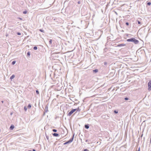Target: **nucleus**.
Segmentation results:
<instances>
[{
	"label": "nucleus",
	"instance_id": "33",
	"mask_svg": "<svg viewBox=\"0 0 151 151\" xmlns=\"http://www.w3.org/2000/svg\"><path fill=\"white\" fill-rule=\"evenodd\" d=\"M8 35H8V34H6V37H7V36H8Z\"/></svg>",
	"mask_w": 151,
	"mask_h": 151
},
{
	"label": "nucleus",
	"instance_id": "37",
	"mask_svg": "<svg viewBox=\"0 0 151 151\" xmlns=\"http://www.w3.org/2000/svg\"><path fill=\"white\" fill-rule=\"evenodd\" d=\"M88 140H85V142H88Z\"/></svg>",
	"mask_w": 151,
	"mask_h": 151
},
{
	"label": "nucleus",
	"instance_id": "20",
	"mask_svg": "<svg viewBox=\"0 0 151 151\" xmlns=\"http://www.w3.org/2000/svg\"><path fill=\"white\" fill-rule=\"evenodd\" d=\"M46 137V138L47 140H49V137L46 134H45Z\"/></svg>",
	"mask_w": 151,
	"mask_h": 151
},
{
	"label": "nucleus",
	"instance_id": "16",
	"mask_svg": "<svg viewBox=\"0 0 151 151\" xmlns=\"http://www.w3.org/2000/svg\"><path fill=\"white\" fill-rule=\"evenodd\" d=\"M39 31H40V32H44V31L42 29H39Z\"/></svg>",
	"mask_w": 151,
	"mask_h": 151
},
{
	"label": "nucleus",
	"instance_id": "30",
	"mask_svg": "<svg viewBox=\"0 0 151 151\" xmlns=\"http://www.w3.org/2000/svg\"><path fill=\"white\" fill-rule=\"evenodd\" d=\"M126 24L127 25V26H128L129 25V23L128 22H127L126 23Z\"/></svg>",
	"mask_w": 151,
	"mask_h": 151
},
{
	"label": "nucleus",
	"instance_id": "24",
	"mask_svg": "<svg viewBox=\"0 0 151 151\" xmlns=\"http://www.w3.org/2000/svg\"><path fill=\"white\" fill-rule=\"evenodd\" d=\"M147 4L148 5L150 6L151 4V3L150 2H148L147 3Z\"/></svg>",
	"mask_w": 151,
	"mask_h": 151
},
{
	"label": "nucleus",
	"instance_id": "5",
	"mask_svg": "<svg viewBox=\"0 0 151 151\" xmlns=\"http://www.w3.org/2000/svg\"><path fill=\"white\" fill-rule=\"evenodd\" d=\"M126 46V44L124 43L120 44H118L116 47H122V46Z\"/></svg>",
	"mask_w": 151,
	"mask_h": 151
},
{
	"label": "nucleus",
	"instance_id": "13",
	"mask_svg": "<svg viewBox=\"0 0 151 151\" xmlns=\"http://www.w3.org/2000/svg\"><path fill=\"white\" fill-rule=\"evenodd\" d=\"M31 105L30 104H28L27 107L28 109H30L31 107Z\"/></svg>",
	"mask_w": 151,
	"mask_h": 151
},
{
	"label": "nucleus",
	"instance_id": "21",
	"mask_svg": "<svg viewBox=\"0 0 151 151\" xmlns=\"http://www.w3.org/2000/svg\"><path fill=\"white\" fill-rule=\"evenodd\" d=\"M27 12L26 11H25L23 12V13L24 14H26Z\"/></svg>",
	"mask_w": 151,
	"mask_h": 151
},
{
	"label": "nucleus",
	"instance_id": "19",
	"mask_svg": "<svg viewBox=\"0 0 151 151\" xmlns=\"http://www.w3.org/2000/svg\"><path fill=\"white\" fill-rule=\"evenodd\" d=\"M49 44L50 45H51L52 44V40H50L49 41Z\"/></svg>",
	"mask_w": 151,
	"mask_h": 151
},
{
	"label": "nucleus",
	"instance_id": "14",
	"mask_svg": "<svg viewBox=\"0 0 151 151\" xmlns=\"http://www.w3.org/2000/svg\"><path fill=\"white\" fill-rule=\"evenodd\" d=\"M137 23H138V24H141V22L139 21L138 20H137V21H136V23H137Z\"/></svg>",
	"mask_w": 151,
	"mask_h": 151
},
{
	"label": "nucleus",
	"instance_id": "1",
	"mask_svg": "<svg viewBox=\"0 0 151 151\" xmlns=\"http://www.w3.org/2000/svg\"><path fill=\"white\" fill-rule=\"evenodd\" d=\"M127 41L128 42H132L135 44H138L139 43L138 40L135 39L134 38H132L130 39H128L127 40Z\"/></svg>",
	"mask_w": 151,
	"mask_h": 151
},
{
	"label": "nucleus",
	"instance_id": "26",
	"mask_svg": "<svg viewBox=\"0 0 151 151\" xmlns=\"http://www.w3.org/2000/svg\"><path fill=\"white\" fill-rule=\"evenodd\" d=\"M107 64V63L106 62H104V65H106Z\"/></svg>",
	"mask_w": 151,
	"mask_h": 151
},
{
	"label": "nucleus",
	"instance_id": "11",
	"mask_svg": "<svg viewBox=\"0 0 151 151\" xmlns=\"http://www.w3.org/2000/svg\"><path fill=\"white\" fill-rule=\"evenodd\" d=\"M98 71V70L97 69H95L93 70V72L95 73H96Z\"/></svg>",
	"mask_w": 151,
	"mask_h": 151
},
{
	"label": "nucleus",
	"instance_id": "40",
	"mask_svg": "<svg viewBox=\"0 0 151 151\" xmlns=\"http://www.w3.org/2000/svg\"><path fill=\"white\" fill-rule=\"evenodd\" d=\"M142 135H143V134H142V135L141 136V137H142Z\"/></svg>",
	"mask_w": 151,
	"mask_h": 151
},
{
	"label": "nucleus",
	"instance_id": "23",
	"mask_svg": "<svg viewBox=\"0 0 151 151\" xmlns=\"http://www.w3.org/2000/svg\"><path fill=\"white\" fill-rule=\"evenodd\" d=\"M52 131L54 132H56L57 131V130L56 129H53Z\"/></svg>",
	"mask_w": 151,
	"mask_h": 151
},
{
	"label": "nucleus",
	"instance_id": "29",
	"mask_svg": "<svg viewBox=\"0 0 151 151\" xmlns=\"http://www.w3.org/2000/svg\"><path fill=\"white\" fill-rule=\"evenodd\" d=\"M17 35H21V33L20 32H17Z\"/></svg>",
	"mask_w": 151,
	"mask_h": 151
},
{
	"label": "nucleus",
	"instance_id": "17",
	"mask_svg": "<svg viewBox=\"0 0 151 151\" xmlns=\"http://www.w3.org/2000/svg\"><path fill=\"white\" fill-rule=\"evenodd\" d=\"M24 109L25 111H26L27 110V108L26 106H25L24 107Z\"/></svg>",
	"mask_w": 151,
	"mask_h": 151
},
{
	"label": "nucleus",
	"instance_id": "3",
	"mask_svg": "<svg viewBox=\"0 0 151 151\" xmlns=\"http://www.w3.org/2000/svg\"><path fill=\"white\" fill-rule=\"evenodd\" d=\"M148 90L149 91H151V80H150L148 83Z\"/></svg>",
	"mask_w": 151,
	"mask_h": 151
},
{
	"label": "nucleus",
	"instance_id": "25",
	"mask_svg": "<svg viewBox=\"0 0 151 151\" xmlns=\"http://www.w3.org/2000/svg\"><path fill=\"white\" fill-rule=\"evenodd\" d=\"M15 63H16L15 61H13L12 63V65H14L15 64Z\"/></svg>",
	"mask_w": 151,
	"mask_h": 151
},
{
	"label": "nucleus",
	"instance_id": "9",
	"mask_svg": "<svg viewBox=\"0 0 151 151\" xmlns=\"http://www.w3.org/2000/svg\"><path fill=\"white\" fill-rule=\"evenodd\" d=\"M85 128L87 129H88L89 128V126L88 124H86L85 125Z\"/></svg>",
	"mask_w": 151,
	"mask_h": 151
},
{
	"label": "nucleus",
	"instance_id": "28",
	"mask_svg": "<svg viewBox=\"0 0 151 151\" xmlns=\"http://www.w3.org/2000/svg\"><path fill=\"white\" fill-rule=\"evenodd\" d=\"M128 99H129L127 97H125V98H124V99L125 100H128Z\"/></svg>",
	"mask_w": 151,
	"mask_h": 151
},
{
	"label": "nucleus",
	"instance_id": "4",
	"mask_svg": "<svg viewBox=\"0 0 151 151\" xmlns=\"http://www.w3.org/2000/svg\"><path fill=\"white\" fill-rule=\"evenodd\" d=\"M76 111V109H72L68 114V116H70L72 114Z\"/></svg>",
	"mask_w": 151,
	"mask_h": 151
},
{
	"label": "nucleus",
	"instance_id": "8",
	"mask_svg": "<svg viewBox=\"0 0 151 151\" xmlns=\"http://www.w3.org/2000/svg\"><path fill=\"white\" fill-rule=\"evenodd\" d=\"M14 128V126L13 125H12L10 127V129L11 130H13Z\"/></svg>",
	"mask_w": 151,
	"mask_h": 151
},
{
	"label": "nucleus",
	"instance_id": "7",
	"mask_svg": "<svg viewBox=\"0 0 151 151\" xmlns=\"http://www.w3.org/2000/svg\"><path fill=\"white\" fill-rule=\"evenodd\" d=\"M45 111L46 112H47L48 111V106L47 105L45 107Z\"/></svg>",
	"mask_w": 151,
	"mask_h": 151
},
{
	"label": "nucleus",
	"instance_id": "38",
	"mask_svg": "<svg viewBox=\"0 0 151 151\" xmlns=\"http://www.w3.org/2000/svg\"><path fill=\"white\" fill-rule=\"evenodd\" d=\"M1 103H3V102H4V101H1Z\"/></svg>",
	"mask_w": 151,
	"mask_h": 151
},
{
	"label": "nucleus",
	"instance_id": "34",
	"mask_svg": "<svg viewBox=\"0 0 151 151\" xmlns=\"http://www.w3.org/2000/svg\"><path fill=\"white\" fill-rule=\"evenodd\" d=\"M138 151H140V147H139V148L138 150Z\"/></svg>",
	"mask_w": 151,
	"mask_h": 151
},
{
	"label": "nucleus",
	"instance_id": "18",
	"mask_svg": "<svg viewBox=\"0 0 151 151\" xmlns=\"http://www.w3.org/2000/svg\"><path fill=\"white\" fill-rule=\"evenodd\" d=\"M33 49L35 50H37V46H35L33 47Z\"/></svg>",
	"mask_w": 151,
	"mask_h": 151
},
{
	"label": "nucleus",
	"instance_id": "27",
	"mask_svg": "<svg viewBox=\"0 0 151 151\" xmlns=\"http://www.w3.org/2000/svg\"><path fill=\"white\" fill-rule=\"evenodd\" d=\"M114 112L115 114H117L118 113V111L116 110H114Z\"/></svg>",
	"mask_w": 151,
	"mask_h": 151
},
{
	"label": "nucleus",
	"instance_id": "31",
	"mask_svg": "<svg viewBox=\"0 0 151 151\" xmlns=\"http://www.w3.org/2000/svg\"><path fill=\"white\" fill-rule=\"evenodd\" d=\"M18 18L20 20H22V18H20V17H18Z\"/></svg>",
	"mask_w": 151,
	"mask_h": 151
},
{
	"label": "nucleus",
	"instance_id": "6",
	"mask_svg": "<svg viewBox=\"0 0 151 151\" xmlns=\"http://www.w3.org/2000/svg\"><path fill=\"white\" fill-rule=\"evenodd\" d=\"M52 135L56 137H57L59 136V134L57 133H54L52 134Z\"/></svg>",
	"mask_w": 151,
	"mask_h": 151
},
{
	"label": "nucleus",
	"instance_id": "32",
	"mask_svg": "<svg viewBox=\"0 0 151 151\" xmlns=\"http://www.w3.org/2000/svg\"><path fill=\"white\" fill-rule=\"evenodd\" d=\"M83 151H88V150L87 149H85Z\"/></svg>",
	"mask_w": 151,
	"mask_h": 151
},
{
	"label": "nucleus",
	"instance_id": "22",
	"mask_svg": "<svg viewBox=\"0 0 151 151\" xmlns=\"http://www.w3.org/2000/svg\"><path fill=\"white\" fill-rule=\"evenodd\" d=\"M36 93L37 94H39V92L38 90H36Z\"/></svg>",
	"mask_w": 151,
	"mask_h": 151
},
{
	"label": "nucleus",
	"instance_id": "15",
	"mask_svg": "<svg viewBox=\"0 0 151 151\" xmlns=\"http://www.w3.org/2000/svg\"><path fill=\"white\" fill-rule=\"evenodd\" d=\"M30 55V52L29 51L28 52L27 54V56H29Z\"/></svg>",
	"mask_w": 151,
	"mask_h": 151
},
{
	"label": "nucleus",
	"instance_id": "41",
	"mask_svg": "<svg viewBox=\"0 0 151 151\" xmlns=\"http://www.w3.org/2000/svg\"><path fill=\"white\" fill-rule=\"evenodd\" d=\"M28 151H31V150H28Z\"/></svg>",
	"mask_w": 151,
	"mask_h": 151
},
{
	"label": "nucleus",
	"instance_id": "2",
	"mask_svg": "<svg viewBox=\"0 0 151 151\" xmlns=\"http://www.w3.org/2000/svg\"><path fill=\"white\" fill-rule=\"evenodd\" d=\"M74 134L73 135V136L69 140L67 141V142H65L63 144V145H65L68 144H70V143H71L73 140V139H74Z\"/></svg>",
	"mask_w": 151,
	"mask_h": 151
},
{
	"label": "nucleus",
	"instance_id": "36",
	"mask_svg": "<svg viewBox=\"0 0 151 151\" xmlns=\"http://www.w3.org/2000/svg\"><path fill=\"white\" fill-rule=\"evenodd\" d=\"M32 151H36V150L35 149H33Z\"/></svg>",
	"mask_w": 151,
	"mask_h": 151
},
{
	"label": "nucleus",
	"instance_id": "35",
	"mask_svg": "<svg viewBox=\"0 0 151 151\" xmlns=\"http://www.w3.org/2000/svg\"><path fill=\"white\" fill-rule=\"evenodd\" d=\"M78 4H80V1H78Z\"/></svg>",
	"mask_w": 151,
	"mask_h": 151
},
{
	"label": "nucleus",
	"instance_id": "10",
	"mask_svg": "<svg viewBox=\"0 0 151 151\" xmlns=\"http://www.w3.org/2000/svg\"><path fill=\"white\" fill-rule=\"evenodd\" d=\"M15 77V76L14 75H12L10 77V79L11 80H12Z\"/></svg>",
	"mask_w": 151,
	"mask_h": 151
},
{
	"label": "nucleus",
	"instance_id": "12",
	"mask_svg": "<svg viewBox=\"0 0 151 151\" xmlns=\"http://www.w3.org/2000/svg\"><path fill=\"white\" fill-rule=\"evenodd\" d=\"M76 109V111H78V112H79L81 110V109L79 108V107H78V108L76 109Z\"/></svg>",
	"mask_w": 151,
	"mask_h": 151
},
{
	"label": "nucleus",
	"instance_id": "39",
	"mask_svg": "<svg viewBox=\"0 0 151 151\" xmlns=\"http://www.w3.org/2000/svg\"><path fill=\"white\" fill-rule=\"evenodd\" d=\"M12 113H11V115H12Z\"/></svg>",
	"mask_w": 151,
	"mask_h": 151
}]
</instances>
